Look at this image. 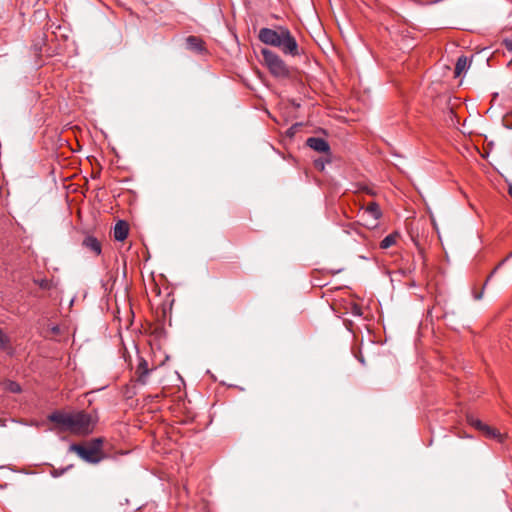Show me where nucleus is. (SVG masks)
<instances>
[{"label":"nucleus","instance_id":"nucleus-9","mask_svg":"<svg viewBox=\"0 0 512 512\" xmlns=\"http://www.w3.org/2000/svg\"><path fill=\"white\" fill-rule=\"evenodd\" d=\"M82 245L86 249H88L91 252H93L95 255H100L101 254V251H102L101 243L98 241L97 238H95L92 235L86 236L85 239L83 240Z\"/></svg>","mask_w":512,"mask_h":512},{"label":"nucleus","instance_id":"nucleus-13","mask_svg":"<svg viewBox=\"0 0 512 512\" xmlns=\"http://www.w3.org/2000/svg\"><path fill=\"white\" fill-rule=\"evenodd\" d=\"M505 262V260L501 261L493 270L492 272L488 275L486 281L484 282V285H483V288L480 292L478 293H475L474 294V299L475 300H480L482 299L483 297V290L484 288L487 286L488 282L490 281V279L493 277V275L496 273V271L499 269V267Z\"/></svg>","mask_w":512,"mask_h":512},{"label":"nucleus","instance_id":"nucleus-6","mask_svg":"<svg viewBox=\"0 0 512 512\" xmlns=\"http://www.w3.org/2000/svg\"><path fill=\"white\" fill-rule=\"evenodd\" d=\"M152 369L148 367V363L145 359L140 358L139 363L135 370V380L141 385L147 383L148 376Z\"/></svg>","mask_w":512,"mask_h":512},{"label":"nucleus","instance_id":"nucleus-21","mask_svg":"<svg viewBox=\"0 0 512 512\" xmlns=\"http://www.w3.org/2000/svg\"><path fill=\"white\" fill-rule=\"evenodd\" d=\"M315 166H316L317 168H320V169H323V168H324V164H323V162H319V161H316V162H315Z\"/></svg>","mask_w":512,"mask_h":512},{"label":"nucleus","instance_id":"nucleus-12","mask_svg":"<svg viewBox=\"0 0 512 512\" xmlns=\"http://www.w3.org/2000/svg\"><path fill=\"white\" fill-rule=\"evenodd\" d=\"M469 61L466 56H460L457 59L456 65H455V71L454 74L456 77L460 76L464 71L467 70L469 67Z\"/></svg>","mask_w":512,"mask_h":512},{"label":"nucleus","instance_id":"nucleus-19","mask_svg":"<svg viewBox=\"0 0 512 512\" xmlns=\"http://www.w3.org/2000/svg\"><path fill=\"white\" fill-rule=\"evenodd\" d=\"M10 390H11L12 392H19V391H20V386H19V384H17V383H11V384H10Z\"/></svg>","mask_w":512,"mask_h":512},{"label":"nucleus","instance_id":"nucleus-3","mask_svg":"<svg viewBox=\"0 0 512 512\" xmlns=\"http://www.w3.org/2000/svg\"><path fill=\"white\" fill-rule=\"evenodd\" d=\"M103 439L95 438L86 445L71 444L69 451L75 452L82 460L90 464H97L103 458Z\"/></svg>","mask_w":512,"mask_h":512},{"label":"nucleus","instance_id":"nucleus-8","mask_svg":"<svg viewBox=\"0 0 512 512\" xmlns=\"http://www.w3.org/2000/svg\"><path fill=\"white\" fill-rule=\"evenodd\" d=\"M128 233H129V226H128L127 222H125L123 220H119L114 226L113 235H114L115 240L124 241L127 238Z\"/></svg>","mask_w":512,"mask_h":512},{"label":"nucleus","instance_id":"nucleus-18","mask_svg":"<svg viewBox=\"0 0 512 512\" xmlns=\"http://www.w3.org/2000/svg\"><path fill=\"white\" fill-rule=\"evenodd\" d=\"M351 313L354 315V316H361L362 315V311H361V308L358 306V305H354L352 307V311Z\"/></svg>","mask_w":512,"mask_h":512},{"label":"nucleus","instance_id":"nucleus-1","mask_svg":"<svg viewBox=\"0 0 512 512\" xmlns=\"http://www.w3.org/2000/svg\"><path fill=\"white\" fill-rule=\"evenodd\" d=\"M48 420L57 424L60 430L80 436L88 435L94 429L92 416L84 411H55L48 416Z\"/></svg>","mask_w":512,"mask_h":512},{"label":"nucleus","instance_id":"nucleus-7","mask_svg":"<svg viewBox=\"0 0 512 512\" xmlns=\"http://www.w3.org/2000/svg\"><path fill=\"white\" fill-rule=\"evenodd\" d=\"M306 144L311 149L320 153H328L330 150L328 142L320 137H310L307 139Z\"/></svg>","mask_w":512,"mask_h":512},{"label":"nucleus","instance_id":"nucleus-2","mask_svg":"<svg viewBox=\"0 0 512 512\" xmlns=\"http://www.w3.org/2000/svg\"><path fill=\"white\" fill-rule=\"evenodd\" d=\"M259 40L273 47L279 48L285 55L299 56L300 49L295 37L288 28L278 26L276 29L262 28L258 34Z\"/></svg>","mask_w":512,"mask_h":512},{"label":"nucleus","instance_id":"nucleus-11","mask_svg":"<svg viewBox=\"0 0 512 512\" xmlns=\"http://www.w3.org/2000/svg\"><path fill=\"white\" fill-rule=\"evenodd\" d=\"M482 433L487 438L495 439L499 442H503V440H504V435L501 434L499 430H497L491 426H488L487 424L485 425L484 429L482 430Z\"/></svg>","mask_w":512,"mask_h":512},{"label":"nucleus","instance_id":"nucleus-10","mask_svg":"<svg viewBox=\"0 0 512 512\" xmlns=\"http://www.w3.org/2000/svg\"><path fill=\"white\" fill-rule=\"evenodd\" d=\"M187 48L194 52H202L204 50V42L196 36H189L186 39Z\"/></svg>","mask_w":512,"mask_h":512},{"label":"nucleus","instance_id":"nucleus-16","mask_svg":"<svg viewBox=\"0 0 512 512\" xmlns=\"http://www.w3.org/2000/svg\"><path fill=\"white\" fill-rule=\"evenodd\" d=\"M8 343H9L8 337L0 329V347L5 350L8 347Z\"/></svg>","mask_w":512,"mask_h":512},{"label":"nucleus","instance_id":"nucleus-15","mask_svg":"<svg viewBox=\"0 0 512 512\" xmlns=\"http://www.w3.org/2000/svg\"><path fill=\"white\" fill-rule=\"evenodd\" d=\"M467 422L481 432L486 425L481 420L475 418L473 415H467Z\"/></svg>","mask_w":512,"mask_h":512},{"label":"nucleus","instance_id":"nucleus-22","mask_svg":"<svg viewBox=\"0 0 512 512\" xmlns=\"http://www.w3.org/2000/svg\"><path fill=\"white\" fill-rule=\"evenodd\" d=\"M509 194L512 197V187L509 188Z\"/></svg>","mask_w":512,"mask_h":512},{"label":"nucleus","instance_id":"nucleus-20","mask_svg":"<svg viewBox=\"0 0 512 512\" xmlns=\"http://www.w3.org/2000/svg\"><path fill=\"white\" fill-rule=\"evenodd\" d=\"M505 47L508 51H512V39L505 40Z\"/></svg>","mask_w":512,"mask_h":512},{"label":"nucleus","instance_id":"nucleus-5","mask_svg":"<svg viewBox=\"0 0 512 512\" xmlns=\"http://www.w3.org/2000/svg\"><path fill=\"white\" fill-rule=\"evenodd\" d=\"M361 217L368 222V218L372 219L371 226L375 227L377 221L380 219L382 213L379 205L376 202H369L365 207L362 208ZM369 225V223H367Z\"/></svg>","mask_w":512,"mask_h":512},{"label":"nucleus","instance_id":"nucleus-17","mask_svg":"<svg viewBox=\"0 0 512 512\" xmlns=\"http://www.w3.org/2000/svg\"><path fill=\"white\" fill-rule=\"evenodd\" d=\"M70 468H72V465H69V466H67L66 468H62V469H55V468H54V469L51 471V475H52L53 477H59V476L63 475V474H64L68 469H70Z\"/></svg>","mask_w":512,"mask_h":512},{"label":"nucleus","instance_id":"nucleus-14","mask_svg":"<svg viewBox=\"0 0 512 512\" xmlns=\"http://www.w3.org/2000/svg\"><path fill=\"white\" fill-rule=\"evenodd\" d=\"M397 239V234H389L387 235L381 242H380V248L382 249H388L392 245L395 244Z\"/></svg>","mask_w":512,"mask_h":512},{"label":"nucleus","instance_id":"nucleus-4","mask_svg":"<svg viewBox=\"0 0 512 512\" xmlns=\"http://www.w3.org/2000/svg\"><path fill=\"white\" fill-rule=\"evenodd\" d=\"M261 54L265 65L274 77L284 79L290 76L289 67L279 55L269 49H262Z\"/></svg>","mask_w":512,"mask_h":512}]
</instances>
